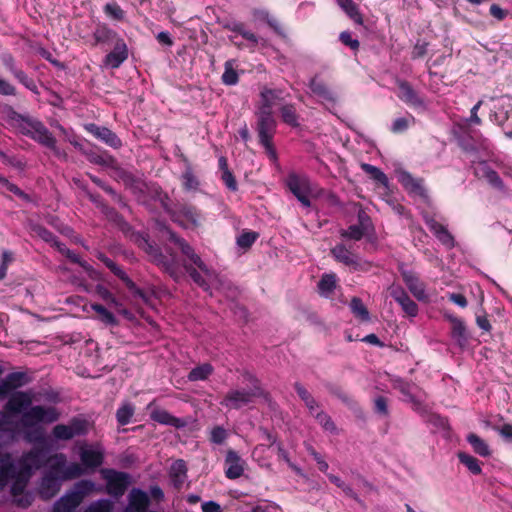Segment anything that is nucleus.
Instances as JSON below:
<instances>
[{"label":"nucleus","instance_id":"1","mask_svg":"<svg viewBox=\"0 0 512 512\" xmlns=\"http://www.w3.org/2000/svg\"><path fill=\"white\" fill-rule=\"evenodd\" d=\"M0 463V492L11 482L10 492L15 501L22 507L29 506L30 499L23 493L31 476V469L40 466L39 452L30 451L25 454L19 465L11 461L9 454H5L0 456Z\"/></svg>","mask_w":512,"mask_h":512},{"label":"nucleus","instance_id":"2","mask_svg":"<svg viewBox=\"0 0 512 512\" xmlns=\"http://www.w3.org/2000/svg\"><path fill=\"white\" fill-rule=\"evenodd\" d=\"M33 395L27 391H17L8 399L5 409L10 413H22L24 427H34L40 423H52L59 419V412L54 407L32 406Z\"/></svg>","mask_w":512,"mask_h":512},{"label":"nucleus","instance_id":"3","mask_svg":"<svg viewBox=\"0 0 512 512\" xmlns=\"http://www.w3.org/2000/svg\"><path fill=\"white\" fill-rule=\"evenodd\" d=\"M168 233L170 239L175 242L181 252L199 269L197 271L191 266H186L187 273L193 281L205 291H210L212 288H221L223 281L220 276L194 252L193 248L184 239L178 237L175 233Z\"/></svg>","mask_w":512,"mask_h":512},{"label":"nucleus","instance_id":"4","mask_svg":"<svg viewBox=\"0 0 512 512\" xmlns=\"http://www.w3.org/2000/svg\"><path fill=\"white\" fill-rule=\"evenodd\" d=\"M11 124L17 127L21 133L31 137L40 144L52 149L57 156L61 151L56 147V140L49 130L40 121L22 116L15 111L9 113Z\"/></svg>","mask_w":512,"mask_h":512},{"label":"nucleus","instance_id":"5","mask_svg":"<svg viewBox=\"0 0 512 512\" xmlns=\"http://www.w3.org/2000/svg\"><path fill=\"white\" fill-rule=\"evenodd\" d=\"M249 381L253 386L249 390L232 389L226 393L220 402V405L229 410H238L254 402V399L263 395L258 380L248 374Z\"/></svg>","mask_w":512,"mask_h":512},{"label":"nucleus","instance_id":"6","mask_svg":"<svg viewBox=\"0 0 512 512\" xmlns=\"http://www.w3.org/2000/svg\"><path fill=\"white\" fill-rule=\"evenodd\" d=\"M139 246L149 255L152 262L160 266L174 279H178L181 275L180 267L177 258L174 254H163L160 249L154 246L145 237H140L138 240Z\"/></svg>","mask_w":512,"mask_h":512},{"label":"nucleus","instance_id":"7","mask_svg":"<svg viewBox=\"0 0 512 512\" xmlns=\"http://www.w3.org/2000/svg\"><path fill=\"white\" fill-rule=\"evenodd\" d=\"M287 186L300 203L305 207H310V197L318 195L317 186L305 175L291 173L286 180Z\"/></svg>","mask_w":512,"mask_h":512},{"label":"nucleus","instance_id":"8","mask_svg":"<svg viewBox=\"0 0 512 512\" xmlns=\"http://www.w3.org/2000/svg\"><path fill=\"white\" fill-rule=\"evenodd\" d=\"M50 474L61 479L77 478L82 474V468L77 463H67L66 456L62 453L55 454L48 459Z\"/></svg>","mask_w":512,"mask_h":512},{"label":"nucleus","instance_id":"9","mask_svg":"<svg viewBox=\"0 0 512 512\" xmlns=\"http://www.w3.org/2000/svg\"><path fill=\"white\" fill-rule=\"evenodd\" d=\"M93 486L90 482H80L75 489L57 500L53 512H73L82 502L85 493Z\"/></svg>","mask_w":512,"mask_h":512},{"label":"nucleus","instance_id":"10","mask_svg":"<svg viewBox=\"0 0 512 512\" xmlns=\"http://www.w3.org/2000/svg\"><path fill=\"white\" fill-rule=\"evenodd\" d=\"M88 428V421L80 418H74L67 425L58 424L54 426L52 435L57 440H70L76 436L87 434Z\"/></svg>","mask_w":512,"mask_h":512},{"label":"nucleus","instance_id":"11","mask_svg":"<svg viewBox=\"0 0 512 512\" xmlns=\"http://www.w3.org/2000/svg\"><path fill=\"white\" fill-rule=\"evenodd\" d=\"M331 254L334 259L345 266H348L353 271L366 270L368 264L351 249L347 248L344 244H337L331 249Z\"/></svg>","mask_w":512,"mask_h":512},{"label":"nucleus","instance_id":"12","mask_svg":"<svg viewBox=\"0 0 512 512\" xmlns=\"http://www.w3.org/2000/svg\"><path fill=\"white\" fill-rule=\"evenodd\" d=\"M103 474L108 493L115 497L122 496L130 483L129 474L115 470H105Z\"/></svg>","mask_w":512,"mask_h":512},{"label":"nucleus","instance_id":"13","mask_svg":"<svg viewBox=\"0 0 512 512\" xmlns=\"http://www.w3.org/2000/svg\"><path fill=\"white\" fill-rule=\"evenodd\" d=\"M257 131L260 142L272 140L276 129V121L271 113H257Z\"/></svg>","mask_w":512,"mask_h":512},{"label":"nucleus","instance_id":"14","mask_svg":"<svg viewBox=\"0 0 512 512\" xmlns=\"http://www.w3.org/2000/svg\"><path fill=\"white\" fill-rule=\"evenodd\" d=\"M225 475L229 479H237L242 476L245 468V461L234 451L228 450L225 458Z\"/></svg>","mask_w":512,"mask_h":512},{"label":"nucleus","instance_id":"15","mask_svg":"<svg viewBox=\"0 0 512 512\" xmlns=\"http://www.w3.org/2000/svg\"><path fill=\"white\" fill-rule=\"evenodd\" d=\"M309 88L311 93L325 105H333L336 102L335 94L325 85L323 81L314 77L310 80Z\"/></svg>","mask_w":512,"mask_h":512},{"label":"nucleus","instance_id":"16","mask_svg":"<svg viewBox=\"0 0 512 512\" xmlns=\"http://www.w3.org/2000/svg\"><path fill=\"white\" fill-rule=\"evenodd\" d=\"M396 83L399 89L398 97L400 100L412 107L424 106V101L407 81L398 79Z\"/></svg>","mask_w":512,"mask_h":512},{"label":"nucleus","instance_id":"17","mask_svg":"<svg viewBox=\"0 0 512 512\" xmlns=\"http://www.w3.org/2000/svg\"><path fill=\"white\" fill-rule=\"evenodd\" d=\"M359 223L356 225H351L347 229L342 230L340 235L343 238L351 239L358 241L360 240L368 231L370 227V219L365 213H359L358 215Z\"/></svg>","mask_w":512,"mask_h":512},{"label":"nucleus","instance_id":"18","mask_svg":"<svg viewBox=\"0 0 512 512\" xmlns=\"http://www.w3.org/2000/svg\"><path fill=\"white\" fill-rule=\"evenodd\" d=\"M403 280L410 290V292L417 298L419 301H426L428 296L426 294L425 285L420 279L409 270H402Z\"/></svg>","mask_w":512,"mask_h":512},{"label":"nucleus","instance_id":"19","mask_svg":"<svg viewBox=\"0 0 512 512\" xmlns=\"http://www.w3.org/2000/svg\"><path fill=\"white\" fill-rule=\"evenodd\" d=\"M149 496L140 489H132L128 496V505L125 512H147Z\"/></svg>","mask_w":512,"mask_h":512},{"label":"nucleus","instance_id":"20","mask_svg":"<svg viewBox=\"0 0 512 512\" xmlns=\"http://www.w3.org/2000/svg\"><path fill=\"white\" fill-rule=\"evenodd\" d=\"M200 218V214L193 206L182 205L176 213V221L186 228L198 226Z\"/></svg>","mask_w":512,"mask_h":512},{"label":"nucleus","instance_id":"21","mask_svg":"<svg viewBox=\"0 0 512 512\" xmlns=\"http://www.w3.org/2000/svg\"><path fill=\"white\" fill-rule=\"evenodd\" d=\"M110 270L119 277L127 286V288L137 297H139L145 304L152 305V295L145 293L139 289L135 283L128 277V275L114 263Z\"/></svg>","mask_w":512,"mask_h":512},{"label":"nucleus","instance_id":"22","mask_svg":"<svg viewBox=\"0 0 512 512\" xmlns=\"http://www.w3.org/2000/svg\"><path fill=\"white\" fill-rule=\"evenodd\" d=\"M425 222L431 232L437 237V239L445 245L447 248L454 247V238L453 236L448 232L445 226L437 222L434 218L425 215L424 216Z\"/></svg>","mask_w":512,"mask_h":512},{"label":"nucleus","instance_id":"23","mask_svg":"<svg viewBox=\"0 0 512 512\" xmlns=\"http://www.w3.org/2000/svg\"><path fill=\"white\" fill-rule=\"evenodd\" d=\"M128 57L127 46L123 40H117L113 50L106 55L104 64L110 68H118Z\"/></svg>","mask_w":512,"mask_h":512},{"label":"nucleus","instance_id":"24","mask_svg":"<svg viewBox=\"0 0 512 512\" xmlns=\"http://www.w3.org/2000/svg\"><path fill=\"white\" fill-rule=\"evenodd\" d=\"M147 409L151 410L150 417L152 420L164 424L170 425L176 428L184 426V421L174 417L168 411L154 407V403L151 402L147 405Z\"/></svg>","mask_w":512,"mask_h":512},{"label":"nucleus","instance_id":"25","mask_svg":"<svg viewBox=\"0 0 512 512\" xmlns=\"http://www.w3.org/2000/svg\"><path fill=\"white\" fill-rule=\"evenodd\" d=\"M80 459L86 467H98L103 461V452L98 447L83 445L80 447Z\"/></svg>","mask_w":512,"mask_h":512},{"label":"nucleus","instance_id":"26","mask_svg":"<svg viewBox=\"0 0 512 512\" xmlns=\"http://www.w3.org/2000/svg\"><path fill=\"white\" fill-rule=\"evenodd\" d=\"M278 99V91L269 89L267 87L262 88L260 92V101L257 107V113L267 112L273 114V108L277 104Z\"/></svg>","mask_w":512,"mask_h":512},{"label":"nucleus","instance_id":"27","mask_svg":"<svg viewBox=\"0 0 512 512\" xmlns=\"http://www.w3.org/2000/svg\"><path fill=\"white\" fill-rule=\"evenodd\" d=\"M452 324V337L460 347H465L469 341V333L464 322L457 317H450Z\"/></svg>","mask_w":512,"mask_h":512},{"label":"nucleus","instance_id":"28","mask_svg":"<svg viewBox=\"0 0 512 512\" xmlns=\"http://www.w3.org/2000/svg\"><path fill=\"white\" fill-rule=\"evenodd\" d=\"M476 174L479 177L486 179V181L494 188L500 190L504 188L503 182L498 173L492 170L485 162L478 165L476 168Z\"/></svg>","mask_w":512,"mask_h":512},{"label":"nucleus","instance_id":"29","mask_svg":"<svg viewBox=\"0 0 512 512\" xmlns=\"http://www.w3.org/2000/svg\"><path fill=\"white\" fill-rule=\"evenodd\" d=\"M393 387L398 389L406 401L417 403L419 401V389L416 385L404 382L402 379L393 380Z\"/></svg>","mask_w":512,"mask_h":512},{"label":"nucleus","instance_id":"30","mask_svg":"<svg viewBox=\"0 0 512 512\" xmlns=\"http://www.w3.org/2000/svg\"><path fill=\"white\" fill-rule=\"evenodd\" d=\"M57 477L49 474L46 475L40 485V494L43 498L49 499L53 497L60 489Z\"/></svg>","mask_w":512,"mask_h":512},{"label":"nucleus","instance_id":"31","mask_svg":"<svg viewBox=\"0 0 512 512\" xmlns=\"http://www.w3.org/2000/svg\"><path fill=\"white\" fill-rule=\"evenodd\" d=\"M186 464L183 460L175 461L170 468V477L175 487H180L186 479Z\"/></svg>","mask_w":512,"mask_h":512},{"label":"nucleus","instance_id":"32","mask_svg":"<svg viewBox=\"0 0 512 512\" xmlns=\"http://www.w3.org/2000/svg\"><path fill=\"white\" fill-rule=\"evenodd\" d=\"M466 439L467 442L472 446L474 452L478 455L482 457H489L491 455L489 445L478 435L470 433L467 435Z\"/></svg>","mask_w":512,"mask_h":512},{"label":"nucleus","instance_id":"33","mask_svg":"<svg viewBox=\"0 0 512 512\" xmlns=\"http://www.w3.org/2000/svg\"><path fill=\"white\" fill-rule=\"evenodd\" d=\"M337 3L355 23L363 24V17L352 0H337Z\"/></svg>","mask_w":512,"mask_h":512},{"label":"nucleus","instance_id":"34","mask_svg":"<svg viewBox=\"0 0 512 512\" xmlns=\"http://www.w3.org/2000/svg\"><path fill=\"white\" fill-rule=\"evenodd\" d=\"M91 309L98 314V319L108 326L118 325L116 317L107 308L100 304H91Z\"/></svg>","mask_w":512,"mask_h":512},{"label":"nucleus","instance_id":"35","mask_svg":"<svg viewBox=\"0 0 512 512\" xmlns=\"http://www.w3.org/2000/svg\"><path fill=\"white\" fill-rule=\"evenodd\" d=\"M399 181L405 188L409 189L410 191L424 195V188L418 180L411 176V174L407 172H401L399 175Z\"/></svg>","mask_w":512,"mask_h":512},{"label":"nucleus","instance_id":"36","mask_svg":"<svg viewBox=\"0 0 512 512\" xmlns=\"http://www.w3.org/2000/svg\"><path fill=\"white\" fill-rule=\"evenodd\" d=\"M336 287V276L334 274H325L318 283V289L322 296L329 297Z\"/></svg>","mask_w":512,"mask_h":512},{"label":"nucleus","instance_id":"37","mask_svg":"<svg viewBox=\"0 0 512 512\" xmlns=\"http://www.w3.org/2000/svg\"><path fill=\"white\" fill-rule=\"evenodd\" d=\"M457 456H458L459 461L463 465H465L471 473H473L475 475L481 474V472H482L481 466L479 464V461L475 457H473L465 452H459L457 454Z\"/></svg>","mask_w":512,"mask_h":512},{"label":"nucleus","instance_id":"38","mask_svg":"<svg viewBox=\"0 0 512 512\" xmlns=\"http://www.w3.org/2000/svg\"><path fill=\"white\" fill-rule=\"evenodd\" d=\"M213 371V368L210 364H202L193 368L188 375V379L190 381H199L205 380Z\"/></svg>","mask_w":512,"mask_h":512},{"label":"nucleus","instance_id":"39","mask_svg":"<svg viewBox=\"0 0 512 512\" xmlns=\"http://www.w3.org/2000/svg\"><path fill=\"white\" fill-rule=\"evenodd\" d=\"M281 117L283 121L293 127L298 126V116L293 105L287 104L281 107Z\"/></svg>","mask_w":512,"mask_h":512},{"label":"nucleus","instance_id":"40","mask_svg":"<svg viewBox=\"0 0 512 512\" xmlns=\"http://www.w3.org/2000/svg\"><path fill=\"white\" fill-rule=\"evenodd\" d=\"M350 308L356 317L360 318L362 321H369V312L361 299L354 297L351 300Z\"/></svg>","mask_w":512,"mask_h":512},{"label":"nucleus","instance_id":"41","mask_svg":"<svg viewBox=\"0 0 512 512\" xmlns=\"http://www.w3.org/2000/svg\"><path fill=\"white\" fill-rule=\"evenodd\" d=\"M361 168L377 182L384 186L388 185L387 176L379 168L367 163H362Z\"/></svg>","mask_w":512,"mask_h":512},{"label":"nucleus","instance_id":"42","mask_svg":"<svg viewBox=\"0 0 512 512\" xmlns=\"http://www.w3.org/2000/svg\"><path fill=\"white\" fill-rule=\"evenodd\" d=\"M5 379L12 390L20 388L29 382L27 375L23 372L10 373Z\"/></svg>","mask_w":512,"mask_h":512},{"label":"nucleus","instance_id":"43","mask_svg":"<svg viewBox=\"0 0 512 512\" xmlns=\"http://www.w3.org/2000/svg\"><path fill=\"white\" fill-rule=\"evenodd\" d=\"M222 81L226 85H235L238 82V74L234 69V61H226Z\"/></svg>","mask_w":512,"mask_h":512},{"label":"nucleus","instance_id":"44","mask_svg":"<svg viewBox=\"0 0 512 512\" xmlns=\"http://www.w3.org/2000/svg\"><path fill=\"white\" fill-rule=\"evenodd\" d=\"M134 414V408L131 404L122 405L116 412V418L119 424L126 425L130 422Z\"/></svg>","mask_w":512,"mask_h":512},{"label":"nucleus","instance_id":"45","mask_svg":"<svg viewBox=\"0 0 512 512\" xmlns=\"http://www.w3.org/2000/svg\"><path fill=\"white\" fill-rule=\"evenodd\" d=\"M73 145L76 148H78L79 150H81L87 156L88 160L91 163L98 164V165H108L110 163V159L107 156L100 155V154L94 153L92 151H90V152L85 151L83 149V147L77 142H74Z\"/></svg>","mask_w":512,"mask_h":512},{"label":"nucleus","instance_id":"46","mask_svg":"<svg viewBox=\"0 0 512 512\" xmlns=\"http://www.w3.org/2000/svg\"><path fill=\"white\" fill-rule=\"evenodd\" d=\"M415 121L413 116L408 117H400L394 120L391 126V131L393 133H402L406 131L411 124Z\"/></svg>","mask_w":512,"mask_h":512},{"label":"nucleus","instance_id":"47","mask_svg":"<svg viewBox=\"0 0 512 512\" xmlns=\"http://www.w3.org/2000/svg\"><path fill=\"white\" fill-rule=\"evenodd\" d=\"M98 138L113 148H119L122 144L117 135L108 128H104Z\"/></svg>","mask_w":512,"mask_h":512},{"label":"nucleus","instance_id":"48","mask_svg":"<svg viewBox=\"0 0 512 512\" xmlns=\"http://www.w3.org/2000/svg\"><path fill=\"white\" fill-rule=\"evenodd\" d=\"M183 186L188 191H195L199 186V181L196 176L193 174L190 168H187L182 175Z\"/></svg>","mask_w":512,"mask_h":512},{"label":"nucleus","instance_id":"49","mask_svg":"<svg viewBox=\"0 0 512 512\" xmlns=\"http://www.w3.org/2000/svg\"><path fill=\"white\" fill-rule=\"evenodd\" d=\"M329 480L334 483L337 487L343 490V492L348 496L353 498L356 501H359L358 495L353 491V489L345 484L344 481H342L338 476L329 474L328 475Z\"/></svg>","mask_w":512,"mask_h":512},{"label":"nucleus","instance_id":"50","mask_svg":"<svg viewBox=\"0 0 512 512\" xmlns=\"http://www.w3.org/2000/svg\"><path fill=\"white\" fill-rule=\"evenodd\" d=\"M258 238L256 232H244L237 238V245L241 248H249Z\"/></svg>","mask_w":512,"mask_h":512},{"label":"nucleus","instance_id":"51","mask_svg":"<svg viewBox=\"0 0 512 512\" xmlns=\"http://www.w3.org/2000/svg\"><path fill=\"white\" fill-rule=\"evenodd\" d=\"M314 417L325 430L330 432H334L336 430V427L333 421L331 420L330 416H328L323 411L315 413Z\"/></svg>","mask_w":512,"mask_h":512},{"label":"nucleus","instance_id":"52","mask_svg":"<svg viewBox=\"0 0 512 512\" xmlns=\"http://www.w3.org/2000/svg\"><path fill=\"white\" fill-rule=\"evenodd\" d=\"M97 292L99 296L107 301L109 305L113 308H118L121 306V303L115 298V296L105 287L97 286Z\"/></svg>","mask_w":512,"mask_h":512},{"label":"nucleus","instance_id":"53","mask_svg":"<svg viewBox=\"0 0 512 512\" xmlns=\"http://www.w3.org/2000/svg\"><path fill=\"white\" fill-rule=\"evenodd\" d=\"M398 303L407 315L411 317H415L417 315L418 306L408 295Z\"/></svg>","mask_w":512,"mask_h":512},{"label":"nucleus","instance_id":"54","mask_svg":"<svg viewBox=\"0 0 512 512\" xmlns=\"http://www.w3.org/2000/svg\"><path fill=\"white\" fill-rule=\"evenodd\" d=\"M112 505L107 500H99L90 504L85 512H111Z\"/></svg>","mask_w":512,"mask_h":512},{"label":"nucleus","instance_id":"55","mask_svg":"<svg viewBox=\"0 0 512 512\" xmlns=\"http://www.w3.org/2000/svg\"><path fill=\"white\" fill-rule=\"evenodd\" d=\"M113 31L106 27H98L94 32V38L96 43H105L110 41L114 37Z\"/></svg>","mask_w":512,"mask_h":512},{"label":"nucleus","instance_id":"56","mask_svg":"<svg viewBox=\"0 0 512 512\" xmlns=\"http://www.w3.org/2000/svg\"><path fill=\"white\" fill-rule=\"evenodd\" d=\"M0 189H6L7 191H10L13 194L24 199L28 198V196L20 188H18L15 184L9 182V180L3 176H1L0 178Z\"/></svg>","mask_w":512,"mask_h":512},{"label":"nucleus","instance_id":"57","mask_svg":"<svg viewBox=\"0 0 512 512\" xmlns=\"http://www.w3.org/2000/svg\"><path fill=\"white\" fill-rule=\"evenodd\" d=\"M16 79L19 80L20 83H22L27 89L34 93H38L37 86L35 82L30 79L22 70H19L14 74Z\"/></svg>","mask_w":512,"mask_h":512},{"label":"nucleus","instance_id":"58","mask_svg":"<svg viewBox=\"0 0 512 512\" xmlns=\"http://www.w3.org/2000/svg\"><path fill=\"white\" fill-rule=\"evenodd\" d=\"M227 438V431L221 427L216 426L211 430L210 440L215 444H222Z\"/></svg>","mask_w":512,"mask_h":512},{"label":"nucleus","instance_id":"59","mask_svg":"<svg viewBox=\"0 0 512 512\" xmlns=\"http://www.w3.org/2000/svg\"><path fill=\"white\" fill-rule=\"evenodd\" d=\"M3 65L14 75L19 69L16 68L15 59L10 53H3L1 55Z\"/></svg>","mask_w":512,"mask_h":512},{"label":"nucleus","instance_id":"60","mask_svg":"<svg viewBox=\"0 0 512 512\" xmlns=\"http://www.w3.org/2000/svg\"><path fill=\"white\" fill-rule=\"evenodd\" d=\"M38 235L46 242L51 243L57 247V244H61L57 241L56 237L47 229L39 227L37 230Z\"/></svg>","mask_w":512,"mask_h":512},{"label":"nucleus","instance_id":"61","mask_svg":"<svg viewBox=\"0 0 512 512\" xmlns=\"http://www.w3.org/2000/svg\"><path fill=\"white\" fill-rule=\"evenodd\" d=\"M221 178L230 190H237V182L230 170H225L222 172Z\"/></svg>","mask_w":512,"mask_h":512},{"label":"nucleus","instance_id":"62","mask_svg":"<svg viewBox=\"0 0 512 512\" xmlns=\"http://www.w3.org/2000/svg\"><path fill=\"white\" fill-rule=\"evenodd\" d=\"M428 44L418 41L413 47L412 58L417 59L423 57L427 53Z\"/></svg>","mask_w":512,"mask_h":512},{"label":"nucleus","instance_id":"63","mask_svg":"<svg viewBox=\"0 0 512 512\" xmlns=\"http://www.w3.org/2000/svg\"><path fill=\"white\" fill-rule=\"evenodd\" d=\"M105 12L114 19H121L123 17L122 9L116 4H106Z\"/></svg>","mask_w":512,"mask_h":512},{"label":"nucleus","instance_id":"64","mask_svg":"<svg viewBox=\"0 0 512 512\" xmlns=\"http://www.w3.org/2000/svg\"><path fill=\"white\" fill-rule=\"evenodd\" d=\"M0 94L6 95V96L16 94L15 87L1 77H0Z\"/></svg>","mask_w":512,"mask_h":512}]
</instances>
